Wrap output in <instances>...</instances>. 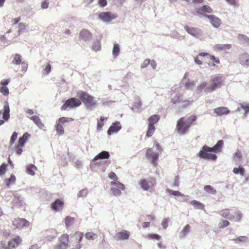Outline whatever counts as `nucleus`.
Instances as JSON below:
<instances>
[{
	"mask_svg": "<svg viewBox=\"0 0 249 249\" xmlns=\"http://www.w3.org/2000/svg\"><path fill=\"white\" fill-rule=\"evenodd\" d=\"M223 145V141L219 140L213 147H210L206 145H204L197 155L200 158L215 160L217 159V156L212 152L221 151Z\"/></svg>",
	"mask_w": 249,
	"mask_h": 249,
	"instance_id": "nucleus-1",
	"label": "nucleus"
},
{
	"mask_svg": "<svg viewBox=\"0 0 249 249\" xmlns=\"http://www.w3.org/2000/svg\"><path fill=\"white\" fill-rule=\"evenodd\" d=\"M196 119V116L195 115H190L187 119L184 117L180 118L177 122L176 129L178 133L180 135L185 134Z\"/></svg>",
	"mask_w": 249,
	"mask_h": 249,
	"instance_id": "nucleus-2",
	"label": "nucleus"
},
{
	"mask_svg": "<svg viewBox=\"0 0 249 249\" xmlns=\"http://www.w3.org/2000/svg\"><path fill=\"white\" fill-rule=\"evenodd\" d=\"M78 96L88 108L93 107L97 104L95 98L85 91H80L78 93Z\"/></svg>",
	"mask_w": 249,
	"mask_h": 249,
	"instance_id": "nucleus-3",
	"label": "nucleus"
},
{
	"mask_svg": "<svg viewBox=\"0 0 249 249\" xmlns=\"http://www.w3.org/2000/svg\"><path fill=\"white\" fill-rule=\"evenodd\" d=\"M223 85V77L221 75H215L212 77L211 84L205 90V92H211L215 89L220 88Z\"/></svg>",
	"mask_w": 249,
	"mask_h": 249,
	"instance_id": "nucleus-4",
	"label": "nucleus"
},
{
	"mask_svg": "<svg viewBox=\"0 0 249 249\" xmlns=\"http://www.w3.org/2000/svg\"><path fill=\"white\" fill-rule=\"evenodd\" d=\"M160 116L157 114L151 116L148 119V127L146 133V137L147 138L151 137L156 129L155 124L160 120Z\"/></svg>",
	"mask_w": 249,
	"mask_h": 249,
	"instance_id": "nucleus-5",
	"label": "nucleus"
},
{
	"mask_svg": "<svg viewBox=\"0 0 249 249\" xmlns=\"http://www.w3.org/2000/svg\"><path fill=\"white\" fill-rule=\"evenodd\" d=\"M74 119L72 118H68L62 117L59 118L56 121V124L54 125V128L58 135H62L64 134V129L63 125L65 123H69L72 122Z\"/></svg>",
	"mask_w": 249,
	"mask_h": 249,
	"instance_id": "nucleus-6",
	"label": "nucleus"
},
{
	"mask_svg": "<svg viewBox=\"0 0 249 249\" xmlns=\"http://www.w3.org/2000/svg\"><path fill=\"white\" fill-rule=\"evenodd\" d=\"M82 104L81 100L75 98H71L67 100L64 104L61 106L62 110H66L70 109L76 108L79 107Z\"/></svg>",
	"mask_w": 249,
	"mask_h": 249,
	"instance_id": "nucleus-7",
	"label": "nucleus"
},
{
	"mask_svg": "<svg viewBox=\"0 0 249 249\" xmlns=\"http://www.w3.org/2000/svg\"><path fill=\"white\" fill-rule=\"evenodd\" d=\"M31 135L28 133H24L21 137H20L18 141V143L15 148V150L18 155H21L22 152V148L24 144L27 142L30 138Z\"/></svg>",
	"mask_w": 249,
	"mask_h": 249,
	"instance_id": "nucleus-8",
	"label": "nucleus"
},
{
	"mask_svg": "<svg viewBox=\"0 0 249 249\" xmlns=\"http://www.w3.org/2000/svg\"><path fill=\"white\" fill-rule=\"evenodd\" d=\"M59 243L55 245L54 249H67L69 247V236L66 233L62 234L58 238Z\"/></svg>",
	"mask_w": 249,
	"mask_h": 249,
	"instance_id": "nucleus-9",
	"label": "nucleus"
},
{
	"mask_svg": "<svg viewBox=\"0 0 249 249\" xmlns=\"http://www.w3.org/2000/svg\"><path fill=\"white\" fill-rule=\"evenodd\" d=\"M155 183L156 181L154 178H151V180L149 181H147L145 179H142L139 182L141 187L143 190L149 191L150 192L154 191Z\"/></svg>",
	"mask_w": 249,
	"mask_h": 249,
	"instance_id": "nucleus-10",
	"label": "nucleus"
},
{
	"mask_svg": "<svg viewBox=\"0 0 249 249\" xmlns=\"http://www.w3.org/2000/svg\"><path fill=\"white\" fill-rule=\"evenodd\" d=\"M110 184L112 186L111 191L115 196H119L121 194V191L124 190V185L119 181H111Z\"/></svg>",
	"mask_w": 249,
	"mask_h": 249,
	"instance_id": "nucleus-11",
	"label": "nucleus"
},
{
	"mask_svg": "<svg viewBox=\"0 0 249 249\" xmlns=\"http://www.w3.org/2000/svg\"><path fill=\"white\" fill-rule=\"evenodd\" d=\"M22 241V240L20 236L16 235L9 240L8 245L6 247H4V249H14L21 245Z\"/></svg>",
	"mask_w": 249,
	"mask_h": 249,
	"instance_id": "nucleus-12",
	"label": "nucleus"
},
{
	"mask_svg": "<svg viewBox=\"0 0 249 249\" xmlns=\"http://www.w3.org/2000/svg\"><path fill=\"white\" fill-rule=\"evenodd\" d=\"M146 157L148 160H151V162L155 167L157 165V160L159 158V154L157 152L153 151L152 149H147L146 153Z\"/></svg>",
	"mask_w": 249,
	"mask_h": 249,
	"instance_id": "nucleus-13",
	"label": "nucleus"
},
{
	"mask_svg": "<svg viewBox=\"0 0 249 249\" xmlns=\"http://www.w3.org/2000/svg\"><path fill=\"white\" fill-rule=\"evenodd\" d=\"M12 223L14 226L17 229H22L24 227H28L30 225L28 221L24 218H15Z\"/></svg>",
	"mask_w": 249,
	"mask_h": 249,
	"instance_id": "nucleus-14",
	"label": "nucleus"
},
{
	"mask_svg": "<svg viewBox=\"0 0 249 249\" xmlns=\"http://www.w3.org/2000/svg\"><path fill=\"white\" fill-rule=\"evenodd\" d=\"M117 17L116 14H113L109 12H101L99 15V18L102 20L106 22L110 21Z\"/></svg>",
	"mask_w": 249,
	"mask_h": 249,
	"instance_id": "nucleus-15",
	"label": "nucleus"
},
{
	"mask_svg": "<svg viewBox=\"0 0 249 249\" xmlns=\"http://www.w3.org/2000/svg\"><path fill=\"white\" fill-rule=\"evenodd\" d=\"M129 236L130 232L126 230H123L116 233L114 238L117 241L124 240L129 239Z\"/></svg>",
	"mask_w": 249,
	"mask_h": 249,
	"instance_id": "nucleus-16",
	"label": "nucleus"
},
{
	"mask_svg": "<svg viewBox=\"0 0 249 249\" xmlns=\"http://www.w3.org/2000/svg\"><path fill=\"white\" fill-rule=\"evenodd\" d=\"M73 237L78 244H76L74 247H72V249H80L82 248V245L80 244V242L82 241L83 238V234L81 232L76 231L74 234Z\"/></svg>",
	"mask_w": 249,
	"mask_h": 249,
	"instance_id": "nucleus-17",
	"label": "nucleus"
},
{
	"mask_svg": "<svg viewBox=\"0 0 249 249\" xmlns=\"http://www.w3.org/2000/svg\"><path fill=\"white\" fill-rule=\"evenodd\" d=\"M205 16L210 19L211 23H212L213 27L215 28H218L221 25V20L216 16L212 15H205Z\"/></svg>",
	"mask_w": 249,
	"mask_h": 249,
	"instance_id": "nucleus-18",
	"label": "nucleus"
},
{
	"mask_svg": "<svg viewBox=\"0 0 249 249\" xmlns=\"http://www.w3.org/2000/svg\"><path fill=\"white\" fill-rule=\"evenodd\" d=\"M122 128L121 125L119 122H116L112 123V125L109 127L107 130V134L109 135L116 133L119 131Z\"/></svg>",
	"mask_w": 249,
	"mask_h": 249,
	"instance_id": "nucleus-19",
	"label": "nucleus"
},
{
	"mask_svg": "<svg viewBox=\"0 0 249 249\" xmlns=\"http://www.w3.org/2000/svg\"><path fill=\"white\" fill-rule=\"evenodd\" d=\"M64 206V202L59 199H56L53 203L51 205L52 209L55 211H61Z\"/></svg>",
	"mask_w": 249,
	"mask_h": 249,
	"instance_id": "nucleus-20",
	"label": "nucleus"
},
{
	"mask_svg": "<svg viewBox=\"0 0 249 249\" xmlns=\"http://www.w3.org/2000/svg\"><path fill=\"white\" fill-rule=\"evenodd\" d=\"M213 112L217 116H220L228 114L230 113V110L226 107H221L214 109Z\"/></svg>",
	"mask_w": 249,
	"mask_h": 249,
	"instance_id": "nucleus-21",
	"label": "nucleus"
},
{
	"mask_svg": "<svg viewBox=\"0 0 249 249\" xmlns=\"http://www.w3.org/2000/svg\"><path fill=\"white\" fill-rule=\"evenodd\" d=\"M213 10L208 5H205L203 6L198 8L196 10V12L198 15H203L206 13H211Z\"/></svg>",
	"mask_w": 249,
	"mask_h": 249,
	"instance_id": "nucleus-22",
	"label": "nucleus"
},
{
	"mask_svg": "<svg viewBox=\"0 0 249 249\" xmlns=\"http://www.w3.org/2000/svg\"><path fill=\"white\" fill-rule=\"evenodd\" d=\"M231 215L229 217L230 220H233L236 222H239L241 219V214L237 210H231Z\"/></svg>",
	"mask_w": 249,
	"mask_h": 249,
	"instance_id": "nucleus-23",
	"label": "nucleus"
},
{
	"mask_svg": "<svg viewBox=\"0 0 249 249\" xmlns=\"http://www.w3.org/2000/svg\"><path fill=\"white\" fill-rule=\"evenodd\" d=\"M10 108L9 107L8 103L6 102L4 104L3 107V111L2 113V118L5 121H7L10 118Z\"/></svg>",
	"mask_w": 249,
	"mask_h": 249,
	"instance_id": "nucleus-24",
	"label": "nucleus"
},
{
	"mask_svg": "<svg viewBox=\"0 0 249 249\" xmlns=\"http://www.w3.org/2000/svg\"><path fill=\"white\" fill-rule=\"evenodd\" d=\"M109 157V154L108 152L103 151L96 155L93 160L95 161L99 159H107Z\"/></svg>",
	"mask_w": 249,
	"mask_h": 249,
	"instance_id": "nucleus-25",
	"label": "nucleus"
},
{
	"mask_svg": "<svg viewBox=\"0 0 249 249\" xmlns=\"http://www.w3.org/2000/svg\"><path fill=\"white\" fill-rule=\"evenodd\" d=\"M35 124L40 129H43L45 127L44 124L41 122L40 118L37 116H33L30 118Z\"/></svg>",
	"mask_w": 249,
	"mask_h": 249,
	"instance_id": "nucleus-26",
	"label": "nucleus"
},
{
	"mask_svg": "<svg viewBox=\"0 0 249 249\" xmlns=\"http://www.w3.org/2000/svg\"><path fill=\"white\" fill-rule=\"evenodd\" d=\"M184 28L189 34L193 36H197L199 35V31L195 28L186 26Z\"/></svg>",
	"mask_w": 249,
	"mask_h": 249,
	"instance_id": "nucleus-27",
	"label": "nucleus"
},
{
	"mask_svg": "<svg viewBox=\"0 0 249 249\" xmlns=\"http://www.w3.org/2000/svg\"><path fill=\"white\" fill-rule=\"evenodd\" d=\"M240 61L241 63L247 66H249V54L247 53H244L241 55Z\"/></svg>",
	"mask_w": 249,
	"mask_h": 249,
	"instance_id": "nucleus-28",
	"label": "nucleus"
},
{
	"mask_svg": "<svg viewBox=\"0 0 249 249\" xmlns=\"http://www.w3.org/2000/svg\"><path fill=\"white\" fill-rule=\"evenodd\" d=\"M91 35L90 32L87 29L82 30L80 33V37L84 40L89 38L91 37Z\"/></svg>",
	"mask_w": 249,
	"mask_h": 249,
	"instance_id": "nucleus-29",
	"label": "nucleus"
},
{
	"mask_svg": "<svg viewBox=\"0 0 249 249\" xmlns=\"http://www.w3.org/2000/svg\"><path fill=\"white\" fill-rule=\"evenodd\" d=\"M214 49L216 51L227 50L231 48L230 44H216L214 46Z\"/></svg>",
	"mask_w": 249,
	"mask_h": 249,
	"instance_id": "nucleus-30",
	"label": "nucleus"
},
{
	"mask_svg": "<svg viewBox=\"0 0 249 249\" xmlns=\"http://www.w3.org/2000/svg\"><path fill=\"white\" fill-rule=\"evenodd\" d=\"M36 169L37 168L36 166L33 164H30L27 166L26 172L28 174L34 176Z\"/></svg>",
	"mask_w": 249,
	"mask_h": 249,
	"instance_id": "nucleus-31",
	"label": "nucleus"
},
{
	"mask_svg": "<svg viewBox=\"0 0 249 249\" xmlns=\"http://www.w3.org/2000/svg\"><path fill=\"white\" fill-rule=\"evenodd\" d=\"M193 206L196 209L203 210L204 209V205L199 201L196 200H192L190 202Z\"/></svg>",
	"mask_w": 249,
	"mask_h": 249,
	"instance_id": "nucleus-32",
	"label": "nucleus"
},
{
	"mask_svg": "<svg viewBox=\"0 0 249 249\" xmlns=\"http://www.w3.org/2000/svg\"><path fill=\"white\" fill-rule=\"evenodd\" d=\"M231 210L230 209H224L221 211V215L224 218H227L229 219V217H231Z\"/></svg>",
	"mask_w": 249,
	"mask_h": 249,
	"instance_id": "nucleus-33",
	"label": "nucleus"
},
{
	"mask_svg": "<svg viewBox=\"0 0 249 249\" xmlns=\"http://www.w3.org/2000/svg\"><path fill=\"white\" fill-rule=\"evenodd\" d=\"M74 221V218L70 216H67L65 218V223L67 228L69 227L73 223Z\"/></svg>",
	"mask_w": 249,
	"mask_h": 249,
	"instance_id": "nucleus-34",
	"label": "nucleus"
},
{
	"mask_svg": "<svg viewBox=\"0 0 249 249\" xmlns=\"http://www.w3.org/2000/svg\"><path fill=\"white\" fill-rule=\"evenodd\" d=\"M190 226L189 224H187L180 233L181 236H185L190 231Z\"/></svg>",
	"mask_w": 249,
	"mask_h": 249,
	"instance_id": "nucleus-35",
	"label": "nucleus"
},
{
	"mask_svg": "<svg viewBox=\"0 0 249 249\" xmlns=\"http://www.w3.org/2000/svg\"><path fill=\"white\" fill-rule=\"evenodd\" d=\"M167 192L170 196H184V195L181 193L180 192L178 191H174L170 189H167Z\"/></svg>",
	"mask_w": 249,
	"mask_h": 249,
	"instance_id": "nucleus-36",
	"label": "nucleus"
},
{
	"mask_svg": "<svg viewBox=\"0 0 249 249\" xmlns=\"http://www.w3.org/2000/svg\"><path fill=\"white\" fill-rule=\"evenodd\" d=\"M21 62V56L19 54H15L12 63L14 64L19 65Z\"/></svg>",
	"mask_w": 249,
	"mask_h": 249,
	"instance_id": "nucleus-37",
	"label": "nucleus"
},
{
	"mask_svg": "<svg viewBox=\"0 0 249 249\" xmlns=\"http://www.w3.org/2000/svg\"><path fill=\"white\" fill-rule=\"evenodd\" d=\"M16 177L14 175H11L9 178L6 179L5 181V184L7 186L14 184L16 182Z\"/></svg>",
	"mask_w": 249,
	"mask_h": 249,
	"instance_id": "nucleus-38",
	"label": "nucleus"
},
{
	"mask_svg": "<svg viewBox=\"0 0 249 249\" xmlns=\"http://www.w3.org/2000/svg\"><path fill=\"white\" fill-rule=\"evenodd\" d=\"M204 190L210 194H215L216 193V190L211 185H206L204 187Z\"/></svg>",
	"mask_w": 249,
	"mask_h": 249,
	"instance_id": "nucleus-39",
	"label": "nucleus"
},
{
	"mask_svg": "<svg viewBox=\"0 0 249 249\" xmlns=\"http://www.w3.org/2000/svg\"><path fill=\"white\" fill-rule=\"evenodd\" d=\"M107 118H105L104 116H101L100 117L99 120H98L97 122V129L98 130H101L102 127L104 125V121L107 119Z\"/></svg>",
	"mask_w": 249,
	"mask_h": 249,
	"instance_id": "nucleus-40",
	"label": "nucleus"
},
{
	"mask_svg": "<svg viewBox=\"0 0 249 249\" xmlns=\"http://www.w3.org/2000/svg\"><path fill=\"white\" fill-rule=\"evenodd\" d=\"M207 84L205 82H202L197 87V90L198 92H202L204 91L205 92V89L207 88Z\"/></svg>",
	"mask_w": 249,
	"mask_h": 249,
	"instance_id": "nucleus-41",
	"label": "nucleus"
},
{
	"mask_svg": "<svg viewBox=\"0 0 249 249\" xmlns=\"http://www.w3.org/2000/svg\"><path fill=\"white\" fill-rule=\"evenodd\" d=\"M244 172V168L241 166H239L238 168H234L233 169V172L235 174H238L239 173L241 175H243Z\"/></svg>",
	"mask_w": 249,
	"mask_h": 249,
	"instance_id": "nucleus-42",
	"label": "nucleus"
},
{
	"mask_svg": "<svg viewBox=\"0 0 249 249\" xmlns=\"http://www.w3.org/2000/svg\"><path fill=\"white\" fill-rule=\"evenodd\" d=\"M120 52V48L118 44H115L114 45V47L112 51L113 55L116 57L118 55Z\"/></svg>",
	"mask_w": 249,
	"mask_h": 249,
	"instance_id": "nucleus-43",
	"label": "nucleus"
},
{
	"mask_svg": "<svg viewBox=\"0 0 249 249\" xmlns=\"http://www.w3.org/2000/svg\"><path fill=\"white\" fill-rule=\"evenodd\" d=\"M86 238L88 240H93L97 237V235L91 232H89L85 234Z\"/></svg>",
	"mask_w": 249,
	"mask_h": 249,
	"instance_id": "nucleus-44",
	"label": "nucleus"
},
{
	"mask_svg": "<svg viewBox=\"0 0 249 249\" xmlns=\"http://www.w3.org/2000/svg\"><path fill=\"white\" fill-rule=\"evenodd\" d=\"M230 225V222L226 220H222L221 222H219L218 226L220 228H223L224 227H227Z\"/></svg>",
	"mask_w": 249,
	"mask_h": 249,
	"instance_id": "nucleus-45",
	"label": "nucleus"
},
{
	"mask_svg": "<svg viewBox=\"0 0 249 249\" xmlns=\"http://www.w3.org/2000/svg\"><path fill=\"white\" fill-rule=\"evenodd\" d=\"M0 92L4 96H7L9 94V89L6 86H2L0 88Z\"/></svg>",
	"mask_w": 249,
	"mask_h": 249,
	"instance_id": "nucleus-46",
	"label": "nucleus"
},
{
	"mask_svg": "<svg viewBox=\"0 0 249 249\" xmlns=\"http://www.w3.org/2000/svg\"><path fill=\"white\" fill-rule=\"evenodd\" d=\"M241 107L244 110L245 113H247L249 112V104L243 103L240 104Z\"/></svg>",
	"mask_w": 249,
	"mask_h": 249,
	"instance_id": "nucleus-47",
	"label": "nucleus"
},
{
	"mask_svg": "<svg viewBox=\"0 0 249 249\" xmlns=\"http://www.w3.org/2000/svg\"><path fill=\"white\" fill-rule=\"evenodd\" d=\"M147 237L149 239L160 240V236L157 234L149 233L147 234Z\"/></svg>",
	"mask_w": 249,
	"mask_h": 249,
	"instance_id": "nucleus-48",
	"label": "nucleus"
},
{
	"mask_svg": "<svg viewBox=\"0 0 249 249\" xmlns=\"http://www.w3.org/2000/svg\"><path fill=\"white\" fill-rule=\"evenodd\" d=\"M18 133L16 132H14L12 135L11 137L10 140V144L12 145L15 142V141L17 139L18 137Z\"/></svg>",
	"mask_w": 249,
	"mask_h": 249,
	"instance_id": "nucleus-49",
	"label": "nucleus"
},
{
	"mask_svg": "<svg viewBox=\"0 0 249 249\" xmlns=\"http://www.w3.org/2000/svg\"><path fill=\"white\" fill-rule=\"evenodd\" d=\"M7 165L5 163H2L0 166V176L4 174L7 169Z\"/></svg>",
	"mask_w": 249,
	"mask_h": 249,
	"instance_id": "nucleus-50",
	"label": "nucleus"
},
{
	"mask_svg": "<svg viewBox=\"0 0 249 249\" xmlns=\"http://www.w3.org/2000/svg\"><path fill=\"white\" fill-rule=\"evenodd\" d=\"M142 106V103L140 101L139 99H138L134 103L133 105V107L134 108L140 109L141 108V107Z\"/></svg>",
	"mask_w": 249,
	"mask_h": 249,
	"instance_id": "nucleus-51",
	"label": "nucleus"
},
{
	"mask_svg": "<svg viewBox=\"0 0 249 249\" xmlns=\"http://www.w3.org/2000/svg\"><path fill=\"white\" fill-rule=\"evenodd\" d=\"M108 177L111 179H112L113 181H118V178L117 176V175L114 173V172H110L108 174Z\"/></svg>",
	"mask_w": 249,
	"mask_h": 249,
	"instance_id": "nucleus-52",
	"label": "nucleus"
},
{
	"mask_svg": "<svg viewBox=\"0 0 249 249\" xmlns=\"http://www.w3.org/2000/svg\"><path fill=\"white\" fill-rule=\"evenodd\" d=\"M150 59H146L142 63V64L141 65V68L143 69V68H146L150 64Z\"/></svg>",
	"mask_w": 249,
	"mask_h": 249,
	"instance_id": "nucleus-53",
	"label": "nucleus"
},
{
	"mask_svg": "<svg viewBox=\"0 0 249 249\" xmlns=\"http://www.w3.org/2000/svg\"><path fill=\"white\" fill-rule=\"evenodd\" d=\"M87 190L86 189H83L79 191V192L78 194V197H83L85 196H87Z\"/></svg>",
	"mask_w": 249,
	"mask_h": 249,
	"instance_id": "nucleus-54",
	"label": "nucleus"
},
{
	"mask_svg": "<svg viewBox=\"0 0 249 249\" xmlns=\"http://www.w3.org/2000/svg\"><path fill=\"white\" fill-rule=\"evenodd\" d=\"M98 0V4L101 7H105L107 4V0Z\"/></svg>",
	"mask_w": 249,
	"mask_h": 249,
	"instance_id": "nucleus-55",
	"label": "nucleus"
},
{
	"mask_svg": "<svg viewBox=\"0 0 249 249\" xmlns=\"http://www.w3.org/2000/svg\"><path fill=\"white\" fill-rule=\"evenodd\" d=\"M51 70V66L50 64H48L46 68L43 70L44 73L48 74Z\"/></svg>",
	"mask_w": 249,
	"mask_h": 249,
	"instance_id": "nucleus-56",
	"label": "nucleus"
},
{
	"mask_svg": "<svg viewBox=\"0 0 249 249\" xmlns=\"http://www.w3.org/2000/svg\"><path fill=\"white\" fill-rule=\"evenodd\" d=\"M49 6V0H44L41 4V8L43 9H46Z\"/></svg>",
	"mask_w": 249,
	"mask_h": 249,
	"instance_id": "nucleus-57",
	"label": "nucleus"
},
{
	"mask_svg": "<svg viewBox=\"0 0 249 249\" xmlns=\"http://www.w3.org/2000/svg\"><path fill=\"white\" fill-rule=\"evenodd\" d=\"M210 58L211 60L216 64H219L220 63L219 59L218 57H215L214 55H210Z\"/></svg>",
	"mask_w": 249,
	"mask_h": 249,
	"instance_id": "nucleus-58",
	"label": "nucleus"
},
{
	"mask_svg": "<svg viewBox=\"0 0 249 249\" xmlns=\"http://www.w3.org/2000/svg\"><path fill=\"white\" fill-rule=\"evenodd\" d=\"M169 221V219L167 218L163 219L162 222V226L163 228L165 229L168 227Z\"/></svg>",
	"mask_w": 249,
	"mask_h": 249,
	"instance_id": "nucleus-59",
	"label": "nucleus"
},
{
	"mask_svg": "<svg viewBox=\"0 0 249 249\" xmlns=\"http://www.w3.org/2000/svg\"><path fill=\"white\" fill-rule=\"evenodd\" d=\"M192 102H193V100L192 101H190L189 100H185L184 102H183L184 104H183V105H182V107H186L187 106L190 105Z\"/></svg>",
	"mask_w": 249,
	"mask_h": 249,
	"instance_id": "nucleus-60",
	"label": "nucleus"
},
{
	"mask_svg": "<svg viewBox=\"0 0 249 249\" xmlns=\"http://www.w3.org/2000/svg\"><path fill=\"white\" fill-rule=\"evenodd\" d=\"M21 20V18L20 17H18V18H13L12 20V22L13 23V24L14 25H16L17 24V23H18V22Z\"/></svg>",
	"mask_w": 249,
	"mask_h": 249,
	"instance_id": "nucleus-61",
	"label": "nucleus"
},
{
	"mask_svg": "<svg viewBox=\"0 0 249 249\" xmlns=\"http://www.w3.org/2000/svg\"><path fill=\"white\" fill-rule=\"evenodd\" d=\"M10 80L9 79H7L4 81H1L0 82V84L2 85V86H6L7 85H8L9 84V83L10 82Z\"/></svg>",
	"mask_w": 249,
	"mask_h": 249,
	"instance_id": "nucleus-62",
	"label": "nucleus"
},
{
	"mask_svg": "<svg viewBox=\"0 0 249 249\" xmlns=\"http://www.w3.org/2000/svg\"><path fill=\"white\" fill-rule=\"evenodd\" d=\"M195 85V82L193 81L192 82H187L185 84V86L187 88H189L191 87L194 86Z\"/></svg>",
	"mask_w": 249,
	"mask_h": 249,
	"instance_id": "nucleus-63",
	"label": "nucleus"
},
{
	"mask_svg": "<svg viewBox=\"0 0 249 249\" xmlns=\"http://www.w3.org/2000/svg\"><path fill=\"white\" fill-rule=\"evenodd\" d=\"M142 226L143 228L149 227L150 226V222H144L142 223Z\"/></svg>",
	"mask_w": 249,
	"mask_h": 249,
	"instance_id": "nucleus-64",
	"label": "nucleus"
}]
</instances>
